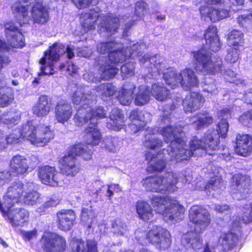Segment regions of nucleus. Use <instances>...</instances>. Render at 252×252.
Instances as JSON below:
<instances>
[{
	"label": "nucleus",
	"mask_w": 252,
	"mask_h": 252,
	"mask_svg": "<svg viewBox=\"0 0 252 252\" xmlns=\"http://www.w3.org/2000/svg\"><path fill=\"white\" fill-rule=\"evenodd\" d=\"M147 133L145 134L144 146L150 149H158L161 147L162 144V141L159 140L157 135L154 132V129L148 128L146 129Z\"/></svg>",
	"instance_id": "34"
},
{
	"label": "nucleus",
	"mask_w": 252,
	"mask_h": 252,
	"mask_svg": "<svg viewBox=\"0 0 252 252\" xmlns=\"http://www.w3.org/2000/svg\"><path fill=\"white\" fill-rule=\"evenodd\" d=\"M73 2L78 8H83L91 3L94 4L97 3V0H72Z\"/></svg>",
	"instance_id": "56"
},
{
	"label": "nucleus",
	"mask_w": 252,
	"mask_h": 252,
	"mask_svg": "<svg viewBox=\"0 0 252 252\" xmlns=\"http://www.w3.org/2000/svg\"><path fill=\"white\" fill-rule=\"evenodd\" d=\"M121 45L114 42L100 43L97 46L98 52L102 54L108 53V56H100L98 64L100 65L99 70L101 76L104 79L112 78L119 72V68L116 66L119 63H123L126 59H134L140 56L142 50L146 48L143 43L133 44L132 46L127 47L125 49L120 50Z\"/></svg>",
	"instance_id": "3"
},
{
	"label": "nucleus",
	"mask_w": 252,
	"mask_h": 252,
	"mask_svg": "<svg viewBox=\"0 0 252 252\" xmlns=\"http://www.w3.org/2000/svg\"><path fill=\"white\" fill-rule=\"evenodd\" d=\"M121 142L117 137L108 136L105 137L102 143V147L110 152L116 153L119 150Z\"/></svg>",
	"instance_id": "41"
},
{
	"label": "nucleus",
	"mask_w": 252,
	"mask_h": 252,
	"mask_svg": "<svg viewBox=\"0 0 252 252\" xmlns=\"http://www.w3.org/2000/svg\"><path fill=\"white\" fill-rule=\"evenodd\" d=\"M20 233L25 241H30L36 238L37 231L35 229L31 231L21 230Z\"/></svg>",
	"instance_id": "55"
},
{
	"label": "nucleus",
	"mask_w": 252,
	"mask_h": 252,
	"mask_svg": "<svg viewBox=\"0 0 252 252\" xmlns=\"http://www.w3.org/2000/svg\"><path fill=\"white\" fill-rule=\"evenodd\" d=\"M74 105H81L77 110L74 121L78 126H82L88 122V118L93 124L96 123L98 118H104L106 113L103 107L94 108L96 102V95L91 91H76L72 95Z\"/></svg>",
	"instance_id": "5"
},
{
	"label": "nucleus",
	"mask_w": 252,
	"mask_h": 252,
	"mask_svg": "<svg viewBox=\"0 0 252 252\" xmlns=\"http://www.w3.org/2000/svg\"><path fill=\"white\" fill-rule=\"evenodd\" d=\"M189 219L195 224L196 232H202L211 222L209 212L201 206H193L189 211Z\"/></svg>",
	"instance_id": "16"
},
{
	"label": "nucleus",
	"mask_w": 252,
	"mask_h": 252,
	"mask_svg": "<svg viewBox=\"0 0 252 252\" xmlns=\"http://www.w3.org/2000/svg\"><path fill=\"white\" fill-rule=\"evenodd\" d=\"M151 203L155 211L162 214L167 222H173L183 218L184 207L169 196L163 197L160 195H153Z\"/></svg>",
	"instance_id": "9"
},
{
	"label": "nucleus",
	"mask_w": 252,
	"mask_h": 252,
	"mask_svg": "<svg viewBox=\"0 0 252 252\" xmlns=\"http://www.w3.org/2000/svg\"><path fill=\"white\" fill-rule=\"evenodd\" d=\"M179 180L177 173H165L163 176H150L143 179L142 186L149 191L160 193L172 192L177 189L176 184Z\"/></svg>",
	"instance_id": "12"
},
{
	"label": "nucleus",
	"mask_w": 252,
	"mask_h": 252,
	"mask_svg": "<svg viewBox=\"0 0 252 252\" xmlns=\"http://www.w3.org/2000/svg\"><path fill=\"white\" fill-rule=\"evenodd\" d=\"M116 91L115 87L110 83L101 84L96 89L98 94L102 96L109 97L114 94Z\"/></svg>",
	"instance_id": "48"
},
{
	"label": "nucleus",
	"mask_w": 252,
	"mask_h": 252,
	"mask_svg": "<svg viewBox=\"0 0 252 252\" xmlns=\"http://www.w3.org/2000/svg\"><path fill=\"white\" fill-rule=\"evenodd\" d=\"M136 238L142 245L146 244L143 242L145 237L148 241L157 245L159 249H167L171 243V235L169 232L158 226H154L148 233L141 232L139 230L135 231Z\"/></svg>",
	"instance_id": "13"
},
{
	"label": "nucleus",
	"mask_w": 252,
	"mask_h": 252,
	"mask_svg": "<svg viewBox=\"0 0 252 252\" xmlns=\"http://www.w3.org/2000/svg\"><path fill=\"white\" fill-rule=\"evenodd\" d=\"M29 141L32 144L39 146L45 144L54 138V134L48 126L44 125L35 126L32 121L24 124L21 129H15L13 133L5 138L9 144L19 142L20 137Z\"/></svg>",
	"instance_id": "7"
},
{
	"label": "nucleus",
	"mask_w": 252,
	"mask_h": 252,
	"mask_svg": "<svg viewBox=\"0 0 252 252\" xmlns=\"http://www.w3.org/2000/svg\"><path fill=\"white\" fill-rule=\"evenodd\" d=\"M244 34L242 32L233 30L229 34L227 42L230 46L240 45L243 42Z\"/></svg>",
	"instance_id": "46"
},
{
	"label": "nucleus",
	"mask_w": 252,
	"mask_h": 252,
	"mask_svg": "<svg viewBox=\"0 0 252 252\" xmlns=\"http://www.w3.org/2000/svg\"><path fill=\"white\" fill-rule=\"evenodd\" d=\"M214 210L222 214H228L231 212V209L227 204H216L214 206Z\"/></svg>",
	"instance_id": "59"
},
{
	"label": "nucleus",
	"mask_w": 252,
	"mask_h": 252,
	"mask_svg": "<svg viewBox=\"0 0 252 252\" xmlns=\"http://www.w3.org/2000/svg\"><path fill=\"white\" fill-rule=\"evenodd\" d=\"M205 98L198 92H191L187 95L183 102L186 112H192L199 109L205 102Z\"/></svg>",
	"instance_id": "22"
},
{
	"label": "nucleus",
	"mask_w": 252,
	"mask_h": 252,
	"mask_svg": "<svg viewBox=\"0 0 252 252\" xmlns=\"http://www.w3.org/2000/svg\"><path fill=\"white\" fill-rule=\"evenodd\" d=\"M51 102L48 100L46 95H41L39 96L37 102L33 106V113L38 117H43L47 116L50 111Z\"/></svg>",
	"instance_id": "28"
},
{
	"label": "nucleus",
	"mask_w": 252,
	"mask_h": 252,
	"mask_svg": "<svg viewBox=\"0 0 252 252\" xmlns=\"http://www.w3.org/2000/svg\"><path fill=\"white\" fill-rule=\"evenodd\" d=\"M211 117L207 116H197L193 118L192 125L197 130L208 126L213 123Z\"/></svg>",
	"instance_id": "45"
},
{
	"label": "nucleus",
	"mask_w": 252,
	"mask_h": 252,
	"mask_svg": "<svg viewBox=\"0 0 252 252\" xmlns=\"http://www.w3.org/2000/svg\"><path fill=\"white\" fill-rule=\"evenodd\" d=\"M94 214L91 207L90 208H83L82 210L81 220L83 223L88 225V228H94Z\"/></svg>",
	"instance_id": "44"
},
{
	"label": "nucleus",
	"mask_w": 252,
	"mask_h": 252,
	"mask_svg": "<svg viewBox=\"0 0 252 252\" xmlns=\"http://www.w3.org/2000/svg\"><path fill=\"white\" fill-rule=\"evenodd\" d=\"M100 77L94 76V74L93 73H86L84 74L83 78L88 82L96 83L100 81L101 79L108 80V79L103 78L101 76V73L99 70Z\"/></svg>",
	"instance_id": "57"
},
{
	"label": "nucleus",
	"mask_w": 252,
	"mask_h": 252,
	"mask_svg": "<svg viewBox=\"0 0 252 252\" xmlns=\"http://www.w3.org/2000/svg\"><path fill=\"white\" fill-rule=\"evenodd\" d=\"M136 209L139 217L143 220H148L153 217L151 207L144 201H137Z\"/></svg>",
	"instance_id": "37"
},
{
	"label": "nucleus",
	"mask_w": 252,
	"mask_h": 252,
	"mask_svg": "<svg viewBox=\"0 0 252 252\" xmlns=\"http://www.w3.org/2000/svg\"><path fill=\"white\" fill-rule=\"evenodd\" d=\"M252 2V0H250ZM237 22L242 27H247L252 26V9L237 17Z\"/></svg>",
	"instance_id": "49"
},
{
	"label": "nucleus",
	"mask_w": 252,
	"mask_h": 252,
	"mask_svg": "<svg viewBox=\"0 0 252 252\" xmlns=\"http://www.w3.org/2000/svg\"><path fill=\"white\" fill-rule=\"evenodd\" d=\"M88 146L79 144L73 146L69 151L67 155H71L76 158V156L82 155L84 159L88 160L92 158V152L88 150Z\"/></svg>",
	"instance_id": "38"
},
{
	"label": "nucleus",
	"mask_w": 252,
	"mask_h": 252,
	"mask_svg": "<svg viewBox=\"0 0 252 252\" xmlns=\"http://www.w3.org/2000/svg\"><path fill=\"white\" fill-rule=\"evenodd\" d=\"M99 118L97 119V121ZM90 121L89 126L86 129V142L88 145H97L101 139V133L97 129L96 125L97 121L95 124H93L90 118H88V122Z\"/></svg>",
	"instance_id": "29"
},
{
	"label": "nucleus",
	"mask_w": 252,
	"mask_h": 252,
	"mask_svg": "<svg viewBox=\"0 0 252 252\" xmlns=\"http://www.w3.org/2000/svg\"><path fill=\"white\" fill-rule=\"evenodd\" d=\"M239 58V50L236 47H230L227 50L225 60L230 63H235Z\"/></svg>",
	"instance_id": "51"
},
{
	"label": "nucleus",
	"mask_w": 252,
	"mask_h": 252,
	"mask_svg": "<svg viewBox=\"0 0 252 252\" xmlns=\"http://www.w3.org/2000/svg\"><path fill=\"white\" fill-rule=\"evenodd\" d=\"M233 107H223L219 113L221 121L217 125V130H209L203 138L200 140L196 136L192 138L189 147L182 139L184 133L181 127H174L170 125V113L163 114L161 124H167L160 130L165 141L170 143L168 148L163 149L162 152L155 156L151 152L146 154V159L149 161L148 168L154 171L160 172L166 167V160L174 163L188 160L191 156H201L204 153L210 155L217 154L220 149V137L225 138L228 130L229 125L227 119L231 117Z\"/></svg>",
	"instance_id": "1"
},
{
	"label": "nucleus",
	"mask_w": 252,
	"mask_h": 252,
	"mask_svg": "<svg viewBox=\"0 0 252 252\" xmlns=\"http://www.w3.org/2000/svg\"><path fill=\"white\" fill-rule=\"evenodd\" d=\"M80 21L83 30L82 34L94 30L97 24L98 32L100 34L106 33V36L114 34L117 32L120 24L123 22H126L124 34L126 35L128 30L134 23V20L129 19V16L126 15L123 16L119 18L116 15L111 13L107 14V16L104 14H98V10L94 9H90L88 12L82 14Z\"/></svg>",
	"instance_id": "4"
},
{
	"label": "nucleus",
	"mask_w": 252,
	"mask_h": 252,
	"mask_svg": "<svg viewBox=\"0 0 252 252\" xmlns=\"http://www.w3.org/2000/svg\"><path fill=\"white\" fill-rule=\"evenodd\" d=\"M235 153L240 156L246 157L252 150V136L249 134H240L236 136Z\"/></svg>",
	"instance_id": "23"
},
{
	"label": "nucleus",
	"mask_w": 252,
	"mask_h": 252,
	"mask_svg": "<svg viewBox=\"0 0 252 252\" xmlns=\"http://www.w3.org/2000/svg\"><path fill=\"white\" fill-rule=\"evenodd\" d=\"M134 63L129 62L124 64L121 68L122 76L124 78L128 76H131L134 73Z\"/></svg>",
	"instance_id": "50"
},
{
	"label": "nucleus",
	"mask_w": 252,
	"mask_h": 252,
	"mask_svg": "<svg viewBox=\"0 0 252 252\" xmlns=\"http://www.w3.org/2000/svg\"><path fill=\"white\" fill-rule=\"evenodd\" d=\"M42 241L43 249L46 252H63L65 250V240L56 233H44Z\"/></svg>",
	"instance_id": "19"
},
{
	"label": "nucleus",
	"mask_w": 252,
	"mask_h": 252,
	"mask_svg": "<svg viewBox=\"0 0 252 252\" xmlns=\"http://www.w3.org/2000/svg\"><path fill=\"white\" fill-rule=\"evenodd\" d=\"M20 116L17 115L14 116L12 112L4 113L0 118L1 123L6 125L15 124L16 122L19 120Z\"/></svg>",
	"instance_id": "53"
},
{
	"label": "nucleus",
	"mask_w": 252,
	"mask_h": 252,
	"mask_svg": "<svg viewBox=\"0 0 252 252\" xmlns=\"http://www.w3.org/2000/svg\"><path fill=\"white\" fill-rule=\"evenodd\" d=\"M35 189V185L32 182L23 183L17 181L8 188L6 197L11 200L13 204L15 202L18 203L22 197L25 204L33 205L41 200L39 193Z\"/></svg>",
	"instance_id": "10"
},
{
	"label": "nucleus",
	"mask_w": 252,
	"mask_h": 252,
	"mask_svg": "<svg viewBox=\"0 0 252 252\" xmlns=\"http://www.w3.org/2000/svg\"><path fill=\"white\" fill-rule=\"evenodd\" d=\"M112 233L117 236H125L127 232L126 224L120 220L117 219L112 221Z\"/></svg>",
	"instance_id": "47"
},
{
	"label": "nucleus",
	"mask_w": 252,
	"mask_h": 252,
	"mask_svg": "<svg viewBox=\"0 0 252 252\" xmlns=\"http://www.w3.org/2000/svg\"><path fill=\"white\" fill-rule=\"evenodd\" d=\"M243 216L238 221L235 220L232 224L233 230L239 231L241 222L247 223L252 220V202L250 205H246L243 207Z\"/></svg>",
	"instance_id": "39"
},
{
	"label": "nucleus",
	"mask_w": 252,
	"mask_h": 252,
	"mask_svg": "<svg viewBox=\"0 0 252 252\" xmlns=\"http://www.w3.org/2000/svg\"><path fill=\"white\" fill-rule=\"evenodd\" d=\"M139 60L142 65L150 68L148 77L157 79V75L162 73L166 83L172 89L180 84L184 90H188L199 84L198 79L192 69L186 68L178 74L173 68L166 67L164 59L159 55L150 56L147 54Z\"/></svg>",
	"instance_id": "2"
},
{
	"label": "nucleus",
	"mask_w": 252,
	"mask_h": 252,
	"mask_svg": "<svg viewBox=\"0 0 252 252\" xmlns=\"http://www.w3.org/2000/svg\"><path fill=\"white\" fill-rule=\"evenodd\" d=\"M3 216L7 218L13 227L23 226L28 221L29 212L24 209L16 208L13 210L9 207Z\"/></svg>",
	"instance_id": "21"
},
{
	"label": "nucleus",
	"mask_w": 252,
	"mask_h": 252,
	"mask_svg": "<svg viewBox=\"0 0 252 252\" xmlns=\"http://www.w3.org/2000/svg\"><path fill=\"white\" fill-rule=\"evenodd\" d=\"M32 4L31 15L33 23L44 24L49 19V14L42 4V0H18L12 6L13 12L16 14L18 22L22 25L31 20L29 6Z\"/></svg>",
	"instance_id": "8"
},
{
	"label": "nucleus",
	"mask_w": 252,
	"mask_h": 252,
	"mask_svg": "<svg viewBox=\"0 0 252 252\" xmlns=\"http://www.w3.org/2000/svg\"><path fill=\"white\" fill-rule=\"evenodd\" d=\"M5 32L9 44L0 39V52L8 51L11 47L22 48L24 46V39L22 33L12 23L5 24Z\"/></svg>",
	"instance_id": "15"
},
{
	"label": "nucleus",
	"mask_w": 252,
	"mask_h": 252,
	"mask_svg": "<svg viewBox=\"0 0 252 252\" xmlns=\"http://www.w3.org/2000/svg\"><path fill=\"white\" fill-rule=\"evenodd\" d=\"M238 237L236 233L232 232L222 233L219 240L217 239L219 246L224 251H228L233 249L236 245Z\"/></svg>",
	"instance_id": "30"
},
{
	"label": "nucleus",
	"mask_w": 252,
	"mask_h": 252,
	"mask_svg": "<svg viewBox=\"0 0 252 252\" xmlns=\"http://www.w3.org/2000/svg\"><path fill=\"white\" fill-rule=\"evenodd\" d=\"M197 232L191 231L184 234L181 239L182 244L195 250L200 249L202 245V240Z\"/></svg>",
	"instance_id": "32"
},
{
	"label": "nucleus",
	"mask_w": 252,
	"mask_h": 252,
	"mask_svg": "<svg viewBox=\"0 0 252 252\" xmlns=\"http://www.w3.org/2000/svg\"><path fill=\"white\" fill-rule=\"evenodd\" d=\"M217 238L212 236L210 240L207 243L203 252H216L215 247L217 245Z\"/></svg>",
	"instance_id": "58"
},
{
	"label": "nucleus",
	"mask_w": 252,
	"mask_h": 252,
	"mask_svg": "<svg viewBox=\"0 0 252 252\" xmlns=\"http://www.w3.org/2000/svg\"><path fill=\"white\" fill-rule=\"evenodd\" d=\"M12 90L10 88L0 87V106H7L13 100Z\"/></svg>",
	"instance_id": "43"
},
{
	"label": "nucleus",
	"mask_w": 252,
	"mask_h": 252,
	"mask_svg": "<svg viewBox=\"0 0 252 252\" xmlns=\"http://www.w3.org/2000/svg\"><path fill=\"white\" fill-rule=\"evenodd\" d=\"M239 121L243 126L252 128V109L242 114Z\"/></svg>",
	"instance_id": "52"
},
{
	"label": "nucleus",
	"mask_w": 252,
	"mask_h": 252,
	"mask_svg": "<svg viewBox=\"0 0 252 252\" xmlns=\"http://www.w3.org/2000/svg\"><path fill=\"white\" fill-rule=\"evenodd\" d=\"M73 48L69 46L66 48L61 43H55L50 47L49 50L45 52L44 56L40 59V72L38 75H50L55 72L54 62H56L61 55L66 53L68 59L72 58L74 56Z\"/></svg>",
	"instance_id": "11"
},
{
	"label": "nucleus",
	"mask_w": 252,
	"mask_h": 252,
	"mask_svg": "<svg viewBox=\"0 0 252 252\" xmlns=\"http://www.w3.org/2000/svg\"><path fill=\"white\" fill-rule=\"evenodd\" d=\"M147 4L143 0L138 1L135 4V14L141 17L144 15L147 11Z\"/></svg>",
	"instance_id": "54"
},
{
	"label": "nucleus",
	"mask_w": 252,
	"mask_h": 252,
	"mask_svg": "<svg viewBox=\"0 0 252 252\" xmlns=\"http://www.w3.org/2000/svg\"><path fill=\"white\" fill-rule=\"evenodd\" d=\"M77 55L80 57H84L85 58L90 57L92 54V51L88 47H84L83 49L78 48L77 49Z\"/></svg>",
	"instance_id": "60"
},
{
	"label": "nucleus",
	"mask_w": 252,
	"mask_h": 252,
	"mask_svg": "<svg viewBox=\"0 0 252 252\" xmlns=\"http://www.w3.org/2000/svg\"><path fill=\"white\" fill-rule=\"evenodd\" d=\"M150 90L146 85L140 86L134 94V103L137 106H143L150 100Z\"/></svg>",
	"instance_id": "33"
},
{
	"label": "nucleus",
	"mask_w": 252,
	"mask_h": 252,
	"mask_svg": "<svg viewBox=\"0 0 252 252\" xmlns=\"http://www.w3.org/2000/svg\"><path fill=\"white\" fill-rule=\"evenodd\" d=\"M72 108L71 104L66 101L58 102L55 109L56 120L62 124L67 122L71 117Z\"/></svg>",
	"instance_id": "26"
},
{
	"label": "nucleus",
	"mask_w": 252,
	"mask_h": 252,
	"mask_svg": "<svg viewBox=\"0 0 252 252\" xmlns=\"http://www.w3.org/2000/svg\"><path fill=\"white\" fill-rule=\"evenodd\" d=\"M244 100L248 104L252 105V89L244 94Z\"/></svg>",
	"instance_id": "64"
},
{
	"label": "nucleus",
	"mask_w": 252,
	"mask_h": 252,
	"mask_svg": "<svg viewBox=\"0 0 252 252\" xmlns=\"http://www.w3.org/2000/svg\"><path fill=\"white\" fill-rule=\"evenodd\" d=\"M76 160L71 155H66L63 158L61 161V170L63 176L74 177L79 172L80 167Z\"/></svg>",
	"instance_id": "24"
},
{
	"label": "nucleus",
	"mask_w": 252,
	"mask_h": 252,
	"mask_svg": "<svg viewBox=\"0 0 252 252\" xmlns=\"http://www.w3.org/2000/svg\"><path fill=\"white\" fill-rule=\"evenodd\" d=\"M193 57L197 62L195 69L204 74L205 76L203 84V90L210 93L216 94L217 88L215 84V79L210 76L217 72L221 71L222 61L220 58H217L216 61H213L211 54L205 48H202L193 53Z\"/></svg>",
	"instance_id": "6"
},
{
	"label": "nucleus",
	"mask_w": 252,
	"mask_h": 252,
	"mask_svg": "<svg viewBox=\"0 0 252 252\" xmlns=\"http://www.w3.org/2000/svg\"><path fill=\"white\" fill-rule=\"evenodd\" d=\"M135 89V85L130 84L128 87L125 85L123 88L119 91L118 99L120 103L123 105H129L132 100V96L133 91Z\"/></svg>",
	"instance_id": "35"
},
{
	"label": "nucleus",
	"mask_w": 252,
	"mask_h": 252,
	"mask_svg": "<svg viewBox=\"0 0 252 252\" xmlns=\"http://www.w3.org/2000/svg\"><path fill=\"white\" fill-rule=\"evenodd\" d=\"M222 184V179L220 177L215 175L212 177L210 182L206 185L204 184V180H200L196 183V186L193 189L202 190H216L220 189Z\"/></svg>",
	"instance_id": "36"
},
{
	"label": "nucleus",
	"mask_w": 252,
	"mask_h": 252,
	"mask_svg": "<svg viewBox=\"0 0 252 252\" xmlns=\"http://www.w3.org/2000/svg\"><path fill=\"white\" fill-rule=\"evenodd\" d=\"M112 123H107V127L115 131L120 130L124 126V116L122 111L118 108H114L110 114Z\"/></svg>",
	"instance_id": "31"
},
{
	"label": "nucleus",
	"mask_w": 252,
	"mask_h": 252,
	"mask_svg": "<svg viewBox=\"0 0 252 252\" xmlns=\"http://www.w3.org/2000/svg\"><path fill=\"white\" fill-rule=\"evenodd\" d=\"M151 94L158 101H163L166 99L169 94L168 89L163 87L159 84H154L150 90Z\"/></svg>",
	"instance_id": "40"
},
{
	"label": "nucleus",
	"mask_w": 252,
	"mask_h": 252,
	"mask_svg": "<svg viewBox=\"0 0 252 252\" xmlns=\"http://www.w3.org/2000/svg\"><path fill=\"white\" fill-rule=\"evenodd\" d=\"M58 227L62 230H70L74 224L75 215L71 210H63L57 214Z\"/></svg>",
	"instance_id": "25"
},
{
	"label": "nucleus",
	"mask_w": 252,
	"mask_h": 252,
	"mask_svg": "<svg viewBox=\"0 0 252 252\" xmlns=\"http://www.w3.org/2000/svg\"><path fill=\"white\" fill-rule=\"evenodd\" d=\"M205 3L206 4L202 5L199 9L201 17L204 20L215 22L226 18L228 16L229 11L227 9L222 8L216 9L210 5L212 3Z\"/></svg>",
	"instance_id": "20"
},
{
	"label": "nucleus",
	"mask_w": 252,
	"mask_h": 252,
	"mask_svg": "<svg viewBox=\"0 0 252 252\" xmlns=\"http://www.w3.org/2000/svg\"><path fill=\"white\" fill-rule=\"evenodd\" d=\"M145 125L144 124H137L136 123H134V122L130 124L129 127H130L131 130L132 131V132L133 133H136L138 132L139 130L142 129L144 127Z\"/></svg>",
	"instance_id": "63"
},
{
	"label": "nucleus",
	"mask_w": 252,
	"mask_h": 252,
	"mask_svg": "<svg viewBox=\"0 0 252 252\" xmlns=\"http://www.w3.org/2000/svg\"><path fill=\"white\" fill-rule=\"evenodd\" d=\"M229 1L232 5L231 9L235 12L240 9V7L243 6L245 2V0H229Z\"/></svg>",
	"instance_id": "61"
},
{
	"label": "nucleus",
	"mask_w": 252,
	"mask_h": 252,
	"mask_svg": "<svg viewBox=\"0 0 252 252\" xmlns=\"http://www.w3.org/2000/svg\"><path fill=\"white\" fill-rule=\"evenodd\" d=\"M203 35L206 40V48L214 52L218 51L220 49V43L216 27L209 26Z\"/></svg>",
	"instance_id": "27"
},
{
	"label": "nucleus",
	"mask_w": 252,
	"mask_h": 252,
	"mask_svg": "<svg viewBox=\"0 0 252 252\" xmlns=\"http://www.w3.org/2000/svg\"><path fill=\"white\" fill-rule=\"evenodd\" d=\"M120 189L118 185L111 184L108 185V189L107 190V195L108 197H110L114 194V191L118 192L120 191Z\"/></svg>",
	"instance_id": "62"
},
{
	"label": "nucleus",
	"mask_w": 252,
	"mask_h": 252,
	"mask_svg": "<svg viewBox=\"0 0 252 252\" xmlns=\"http://www.w3.org/2000/svg\"><path fill=\"white\" fill-rule=\"evenodd\" d=\"M37 157L32 155L26 157L21 155L13 156L10 160V171L13 176L27 174L38 164Z\"/></svg>",
	"instance_id": "14"
},
{
	"label": "nucleus",
	"mask_w": 252,
	"mask_h": 252,
	"mask_svg": "<svg viewBox=\"0 0 252 252\" xmlns=\"http://www.w3.org/2000/svg\"><path fill=\"white\" fill-rule=\"evenodd\" d=\"M151 116L149 113L138 110H132L130 114L129 119L132 122H140V124H144L151 121Z\"/></svg>",
	"instance_id": "42"
},
{
	"label": "nucleus",
	"mask_w": 252,
	"mask_h": 252,
	"mask_svg": "<svg viewBox=\"0 0 252 252\" xmlns=\"http://www.w3.org/2000/svg\"><path fill=\"white\" fill-rule=\"evenodd\" d=\"M38 176L43 184L50 186H62L66 183L62 179L63 174L58 172L54 167L48 165L42 166L39 170Z\"/></svg>",
	"instance_id": "17"
},
{
	"label": "nucleus",
	"mask_w": 252,
	"mask_h": 252,
	"mask_svg": "<svg viewBox=\"0 0 252 252\" xmlns=\"http://www.w3.org/2000/svg\"><path fill=\"white\" fill-rule=\"evenodd\" d=\"M232 184L230 188L231 192L234 195L233 197L238 200L246 197L248 189L251 185L250 177L248 175L235 174L232 179Z\"/></svg>",
	"instance_id": "18"
}]
</instances>
